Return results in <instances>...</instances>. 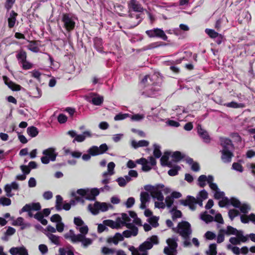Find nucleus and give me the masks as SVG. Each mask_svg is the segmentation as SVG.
<instances>
[{"instance_id":"3c124183","label":"nucleus","mask_w":255,"mask_h":255,"mask_svg":"<svg viewBox=\"0 0 255 255\" xmlns=\"http://www.w3.org/2000/svg\"><path fill=\"white\" fill-rule=\"evenodd\" d=\"M154 150L153 155L156 158H159L161 155L160 145L155 143L153 144Z\"/></svg>"},{"instance_id":"680f3d73","label":"nucleus","mask_w":255,"mask_h":255,"mask_svg":"<svg viewBox=\"0 0 255 255\" xmlns=\"http://www.w3.org/2000/svg\"><path fill=\"white\" fill-rule=\"evenodd\" d=\"M225 196V193L223 191H221L220 189L215 191L214 197L215 199L219 200L223 198Z\"/></svg>"},{"instance_id":"7ed1b4c3","label":"nucleus","mask_w":255,"mask_h":255,"mask_svg":"<svg viewBox=\"0 0 255 255\" xmlns=\"http://www.w3.org/2000/svg\"><path fill=\"white\" fill-rule=\"evenodd\" d=\"M220 140L223 148L220 150L222 153L221 159L224 163H230L234 156L233 151L234 147L232 141L229 138L223 137H221Z\"/></svg>"},{"instance_id":"2f4dec72","label":"nucleus","mask_w":255,"mask_h":255,"mask_svg":"<svg viewBox=\"0 0 255 255\" xmlns=\"http://www.w3.org/2000/svg\"><path fill=\"white\" fill-rule=\"evenodd\" d=\"M138 230L137 228H133V230H128L124 231L123 234L125 238L135 237L138 234Z\"/></svg>"},{"instance_id":"39448f33","label":"nucleus","mask_w":255,"mask_h":255,"mask_svg":"<svg viewBox=\"0 0 255 255\" xmlns=\"http://www.w3.org/2000/svg\"><path fill=\"white\" fill-rule=\"evenodd\" d=\"M77 20V17L71 13H63L61 15L63 27L69 32L74 29Z\"/></svg>"},{"instance_id":"338daca9","label":"nucleus","mask_w":255,"mask_h":255,"mask_svg":"<svg viewBox=\"0 0 255 255\" xmlns=\"http://www.w3.org/2000/svg\"><path fill=\"white\" fill-rule=\"evenodd\" d=\"M205 32L211 38H214L216 36H218V33L216 32L214 30L212 29L206 28Z\"/></svg>"},{"instance_id":"20e7f679","label":"nucleus","mask_w":255,"mask_h":255,"mask_svg":"<svg viewBox=\"0 0 255 255\" xmlns=\"http://www.w3.org/2000/svg\"><path fill=\"white\" fill-rule=\"evenodd\" d=\"M172 230L179 234L183 238H190L192 233L191 225L184 221L179 222L177 227L172 228Z\"/></svg>"},{"instance_id":"a18cd8bd","label":"nucleus","mask_w":255,"mask_h":255,"mask_svg":"<svg viewBox=\"0 0 255 255\" xmlns=\"http://www.w3.org/2000/svg\"><path fill=\"white\" fill-rule=\"evenodd\" d=\"M241 212L245 215L248 214L249 211L251 210V206L247 203H241L240 207L238 208Z\"/></svg>"},{"instance_id":"6e6d98bb","label":"nucleus","mask_w":255,"mask_h":255,"mask_svg":"<svg viewBox=\"0 0 255 255\" xmlns=\"http://www.w3.org/2000/svg\"><path fill=\"white\" fill-rule=\"evenodd\" d=\"M92 243L93 240L91 239L86 238L85 235L81 241L82 245L85 248H87L89 246L91 245Z\"/></svg>"},{"instance_id":"473e14b6","label":"nucleus","mask_w":255,"mask_h":255,"mask_svg":"<svg viewBox=\"0 0 255 255\" xmlns=\"http://www.w3.org/2000/svg\"><path fill=\"white\" fill-rule=\"evenodd\" d=\"M167 45V44H166L163 42H161V41L153 42V43H151L149 44V45L146 46L145 47H144V50H150V49H153L155 48H157V47H159L160 46H166Z\"/></svg>"},{"instance_id":"72a5a7b5","label":"nucleus","mask_w":255,"mask_h":255,"mask_svg":"<svg viewBox=\"0 0 255 255\" xmlns=\"http://www.w3.org/2000/svg\"><path fill=\"white\" fill-rule=\"evenodd\" d=\"M94 47L100 52L103 51V40L101 38L95 37L94 39Z\"/></svg>"},{"instance_id":"de8ad7c7","label":"nucleus","mask_w":255,"mask_h":255,"mask_svg":"<svg viewBox=\"0 0 255 255\" xmlns=\"http://www.w3.org/2000/svg\"><path fill=\"white\" fill-rule=\"evenodd\" d=\"M29 44L27 45V48L31 51L37 53L39 51V48L36 46V43L34 41H29Z\"/></svg>"},{"instance_id":"412c9836","label":"nucleus","mask_w":255,"mask_h":255,"mask_svg":"<svg viewBox=\"0 0 255 255\" xmlns=\"http://www.w3.org/2000/svg\"><path fill=\"white\" fill-rule=\"evenodd\" d=\"M131 23V27H134L138 25L143 19V14L142 12H134L133 16H129Z\"/></svg>"},{"instance_id":"13d9d810","label":"nucleus","mask_w":255,"mask_h":255,"mask_svg":"<svg viewBox=\"0 0 255 255\" xmlns=\"http://www.w3.org/2000/svg\"><path fill=\"white\" fill-rule=\"evenodd\" d=\"M208 195L207 192L205 189H203L199 192L196 198L197 199H202L204 200L208 198Z\"/></svg>"},{"instance_id":"052dcab7","label":"nucleus","mask_w":255,"mask_h":255,"mask_svg":"<svg viewBox=\"0 0 255 255\" xmlns=\"http://www.w3.org/2000/svg\"><path fill=\"white\" fill-rule=\"evenodd\" d=\"M11 204V200L5 197L0 198V205L3 206H9Z\"/></svg>"},{"instance_id":"1a4fd4ad","label":"nucleus","mask_w":255,"mask_h":255,"mask_svg":"<svg viewBox=\"0 0 255 255\" xmlns=\"http://www.w3.org/2000/svg\"><path fill=\"white\" fill-rule=\"evenodd\" d=\"M170 192L168 188H165L164 185L162 184H158L156 186V188L153 191L151 196L153 199H157L158 201H163L164 198L162 192L167 194Z\"/></svg>"},{"instance_id":"7c9ffc66","label":"nucleus","mask_w":255,"mask_h":255,"mask_svg":"<svg viewBox=\"0 0 255 255\" xmlns=\"http://www.w3.org/2000/svg\"><path fill=\"white\" fill-rule=\"evenodd\" d=\"M115 164L114 162H110L108 164V170L102 174V176L109 175L111 176L115 174L114 168Z\"/></svg>"},{"instance_id":"c03bdc74","label":"nucleus","mask_w":255,"mask_h":255,"mask_svg":"<svg viewBox=\"0 0 255 255\" xmlns=\"http://www.w3.org/2000/svg\"><path fill=\"white\" fill-rule=\"evenodd\" d=\"M55 209L57 211L62 210V204L63 202V198L61 196L58 195L56 196Z\"/></svg>"},{"instance_id":"79ce46f5","label":"nucleus","mask_w":255,"mask_h":255,"mask_svg":"<svg viewBox=\"0 0 255 255\" xmlns=\"http://www.w3.org/2000/svg\"><path fill=\"white\" fill-rule=\"evenodd\" d=\"M71 196L73 197H74V199H72L70 201V204L71 205L74 206L78 202H84V199L82 197H80L79 196H77L76 195V193L75 192H73L71 193Z\"/></svg>"},{"instance_id":"f257e3e1","label":"nucleus","mask_w":255,"mask_h":255,"mask_svg":"<svg viewBox=\"0 0 255 255\" xmlns=\"http://www.w3.org/2000/svg\"><path fill=\"white\" fill-rule=\"evenodd\" d=\"M52 208H45L42 210L41 212V206L39 202H32L25 204L19 211V213L21 214L23 212H27L28 217L34 218L39 222L43 225H46L48 222L44 217H48L51 213Z\"/></svg>"},{"instance_id":"c9c22d12","label":"nucleus","mask_w":255,"mask_h":255,"mask_svg":"<svg viewBox=\"0 0 255 255\" xmlns=\"http://www.w3.org/2000/svg\"><path fill=\"white\" fill-rule=\"evenodd\" d=\"M170 213L172 215V218L173 221L177 218H181L182 216V213L180 210H177V207L174 206L170 210Z\"/></svg>"},{"instance_id":"4d7b16f0","label":"nucleus","mask_w":255,"mask_h":255,"mask_svg":"<svg viewBox=\"0 0 255 255\" xmlns=\"http://www.w3.org/2000/svg\"><path fill=\"white\" fill-rule=\"evenodd\" d=\"M159 220V218L156 216H153L150 217L148 219V222L152 225V226L154 228L157 227L159 226V224L158 223V221Z\"/></svg>"},{"instance_id":"2eb2a0df","label":"nucleus","mask_w":255,"mask_h":255,"mask_svg":"<svg viewBox=\"0 0 255 255\" xmlns=\"http://www.w3.org/2000/svg\"><path fill=\"white\" fill-rule=\"evenodd\" d=\"M159 85L156 86H151L142 87L143 89L141 91V94L145 97H154L156 96L159 88Z\"/></svg>"},{"instance_id":"9d476101","label":"nucleus","mask_w":255,"mask_h":255,"mask_svg":"<svg viewBox=\"0 0 255 255\" xmlns=\"http://www.w3.org/2000/svg\"><path fill=\"white\" fill-rule=\"evenodd\" d=\"M157 75L155 73L152 75H145L142 79L140 83L142 87L156 86H158V79Z\"/></svg>"},{"instance_id":"b1692460","label":"nucleus","mask_w":255,"mask_h":255,"mask_svg":"<svg viewBox=\"0 0 255 255\" xmlns=\"http://www.w3.org/2000/svg\"><path fill=\"white\" fill-rule=\"evenodd\" d=\"M95 134H92L90 131H85L83 132L82 134H77L75 138L73 139V142H75V141L78 142H81L84 141L86 137H91Z\"/></svg>"},{"instance_id":"49530a36","label":"nucleus","mask_w":255,"mask_h":255,"mask_svg":"<svg viewBox=\"0 0 255 255\" xmlns=\"http://www.w3.org/2000/svg\"><path fill=\"white\" fill-rule=\"evenodd\" d=\"M217 246L216 244H211L209 245V250L206 251L207 255H217Z\"/></svg>"},{"instance_id":"603ef678","label":"nucleus","mask_w":255,"mask_h":255,"mask_svg":"<svg viewBox=\"0 0 255 255\" xmlns=\"http://www.w3.org/2000/svg\"><path fill=\"white\" fill-rule=\"evenodd\" d=\"M180 169L181 167L179 166L176 165L168 170V174L171 176H175L178 174Z\"/></svg>"},{"instance_id":"8fccbe9b","label":"nucleus","mask_w":255,"mask_h":255,"mask_svg":"<svg viewBox=\"0 0 255 255\" xmlns=\"http://www.w3.org/2000/svg\"><path fill=\"white\" fill-rule=\"evenodd\" d=\"M232 205L234 207L238 208L241 205V202L237 198L232 197L229 199V205Z\"/></svg>"},{"instance_id":"aec40b11","label":"nucleus","mask_w":255,"mask_h":255,"mask_svg":"<svg viewBox=\"0 0 255 255\" xmlns=\"http://www.w3.org/2000/svg\"><path fill=\"white\" fill-rule=\"evenodd\" d=\"M178 241V237L175 235L173 236L171 238H168L166 240V243L169 247L171 252L172 253L177 252V248L178 247L177 241Z\"/></svg>"},{"instance_id":"0e129e2a","label":"nucleus","mask_w":255,"mask_h":255,"mask_svg":"<svg viewBox=\"0 0 255 255\" xmlns=\"http://www.w3.org/2000/svg\"><path fill=\"white\" fill-rule=\"evenodd\" d=\"M232 169L241 173L243 172L244 170L242 165L238 162L233 163Z\"/></svg>"},{"instance_id":"09e8293b","label":"nucleus","mask_w":255,"mask_h":255,"mask_svg":"<svg viewBox=\"0 0 255 255\" xmlns=\"http://www.w3.org/2000/svg\"><path fill=\"white\" fill-rule=\"evenodd\" d=\"M150 196L146 192H141L140 195V200L141 202L146 203L149 201Z\"/></svg>"},{"instance_id":"c756f323","label":"nucleus","mask_w":255,"mask_h":255,"mask_svg":"<svg viewBox=\"0 0 255 255\" xmlns=\"http://www.w3.org/2000/svg\"><path fill=\"white\" fill-rule=\"evenodd\" d=\"M124 239L123 234L120 233L115 234L113 238H109L108 240V243H113L115 245H117L119 241H122Z\"/></svg>"},{"instance_id":"774afa93","label":"nucleus","mask_w":255,"mask_h":255,"mask_svg":"<svg viewBox=\"0 0 255 255\" xmlns=\"http://www.w3.org/2000/svg\"><path fill=\"white\" fill-rule=\"evenodd\" d=\"M135 203V199L133 197H129L126 202L125 203V205L126 206L127 208H130L133 206Z\"/></svg>"},{"instance_id":"5fc2aeb1","label":"nucleus","mask_w":255,"mask_h":255,"mask_svg":"<svg viewBox=\"0 0 255 255\" xmlns=\"http://www.w3.org/2000/svg\"><path fill=\"white\" fill-rule=\"evenodd\" d=\"M206 179L207 176L205 175H201L198 177V185L200 187L203 188L206 185Z\"/></svg>"},{"instance_id":"f8f14e48","label":"nucleus","mask_w":255,"mask_h":255,"mask_svg":"<svg viewBox=\"0 0 255 255\" xmlns=\"http://www.w3.org/2000/svg\"><path fill=\"white\" fill-rule=\"evenodd\" d=\"M128 16H133L134 12H142L143 10L141 4L136 0H131L128 4Z\"/></svg>"},{"instance_id":"f704fd0d","label":"nucleus","mask_w":255,"mask_h":255,"mask_svg":"<svg viewBox=\"0 0 255 255\" xmlns=\"http://www.w3.org/2000/svg\"><path fill=\"white\" fill-rule=\"evenodd\" d=\"M16 57L19 61V63L21 64L26 60L27 57L26 53L23 49H21L19 51H17Z\"/></svg>"},{"instance_id":"58836bf2","label":"nucleus","mask_w":255,"mask_h":255,"mask_svg":"<svg viewBox=\"0 0 255 255\" xmlns=\"http://www.w3.org/2000/svg\"><path fill=\"white\" fill-rule=\"evenodd\" d=\"M224 106L228 107V108H243L245 107V105L243 103H238L236 102L232 101L230 103H227L224 104Z\"/></svg>"},{"instance_id":"a211bd4d","label":"nucleus","mask_w":255,"mask_h":255,"mask_svg":"<svg viewBox=\"0 0 255 255\" xmlns=\"http://www.w3.org/2000/svg\"><path fill=\"white\" fill-rule=\"evenodd\" d=\"M197 133L203 141L206 143H209L211 141V138L208 131L202 128L200 125L197 126Z\"/></svg>"},{"instance_id":"6ab92c4d","label":"nucleus","mask_w":255,"mask_h":255,"mask_svg":"<svg viewBox=\"0 0 255 255\" xmlns=\"http://www.w3.org/2000/svg\"><path fill=\"white\" fill-rule=\"evenodd\" d=\"M100 194V191L97 188L92 189L87 188L86 199L90 201H95L96 197Z\"/></svg>"},{"instance_id":"6e6552de","label":"nucleus","mask_w":255,"mask_h":255,"mask_svg":"<svg viewBox=\"0 0 255 255\" xmlns=\"http://www.w3.org/2000/svg\"><path fill=\"white\" fill-rule=\"evenodd\" d=\"M203 201L202 199H196L193 196L188 195L185 200L180 201L181 204L188 206L191 210H195L196 209V204H198L200 207L203 206Z\"/></svg>"},{"instance_id":"cd10ccee","label":"nucleus","mask_w":255,"mask_h":255,"mask_svg":"<svg viewBox=\"0 0 255 255\" xmlns=\"http://www.w3.org/2000/svg\"><path fill=\"white\" fill-rule=\"evenodd\" d=\"M241 221L244 224H248L250 221L255 224V214L251 213L248 216L240 215Z\"/></svg>"},{"instance_id":"423d86ee","label":"nucleus","mask_w":255,"mask_h":255,"mask_svg":"<svg viewBox=\"0 0 255 255\" xmlns=\"http://www.w3.org/2000/svg\"><path fill=\"white\" fill-rule=\"evenodd\" d=\"M112 207V205L110 204L98 201H96L93 205L89 204L88 205L89 210L94 215H98L100 211L106 212L110 208Z\"/></svg>"},{"instance_id":"bb28decb","label":"nucleus","mask_w":255,"mask_h":255,"mask_svg":"<svg viewBox=\"0 0 255 255\" xmlns=\"http://www.w3.org/2000/svg\"><path fill=\"white\" fill-rule=\"evenodd\" d=\"M17 16V13L14 10H11L9 12V16L7 19L8 26L9 28H11L14 26Z\"/></svg>"},{"instance_id":"f3484780","label":"nucleus","mask_w":255,"mask_h":255,"mask_svg":"<svg viewBox=\"0 0 255 255\" xmlns=\"http://www.w3.org/2000/svg\"><path fill=\"white\" fill-rule=\"evenodd\" d=\"M236 237L230 238L229 241L230 242L234 245H240L241 242L246 243L248 242V239L247 237H244L243 234V231L239 230L238 234Z\"/></svg>"},{"instance_id":"c85d7f7f","label":"nucleus","mask_w":255,"mask_h":255,"mask_svg":"<svg viewBox=\"0 0 255 255\" xmlns=\"http://www.w3.org/2000/svg\"><path fill=\"white\" fill-rule=\"evenodd\" d=\"M186 161L188 164L191 166V170L193 171L198 172L200 170L199 164L197 162H194L193 159L192 158L187 157L186 158Z\"/></svg>"},{"instance_id":"864d4df0","label":"nucleus","mask_w":255,"mask_h":255,"mask_svg":"<svg viewBox=\"0 0 255 255\" xmlns=\"http://www.w3.org/2000/svg\"><path fill=\"white\" fill-rule=\"evenodd\" d=\"M240 215L239 211L236 209H230L228 212V216L231 221H233L234 218Z\"/></svg>"},{"instance_id":"bf43d9fd","label":"nucleus","mask_w":255,"mask_h":255,"mask_svg":"<svg viewBox=\"0 0 255 255\" xmlns=\"http://www.w3.org/2000/svg\"><path fill=\"white\" fill-rule=\"evenodd\" d=\"M129 116L128 114H123L120 113L116 115L114 117V120L116 121L123 120Z\"/></svg>"},{"instance_id":"69168bd1","label":"nucleus","mask_w":255,"mask_h":255,"mask_svg":"<svg viewBox=\"0 0 255 255\" xmlns=\"http://www.w3.org/2000/svg\"><path fill=\"white\" fill-rule=\"evenodd\" d=\"M174 200L170 196H168L165 198V202L166 203L165 206L168 208H172V205L173 203Z\"/></svg>"},{"instance_id":"a878e982","label":"nucleus","mask_w":255,"mask_h":255,"mask_svg":"<svg viewBox=\"0 0 255 255\" xmlns=\"http://www.w3.org/2000/svg\"><path fill=\"white\" fill-rule=\"evenodd\" d=\"M170 154V152L166 151L164 153V154L161 156L160 158V163L162 166H168L171 167L172 166V161H168L169 156Z\"/></svg>"},{"instance_id":"dca6fc26","label":"nucleus","mask_w":255,"mask_h":255,"mask_svg":"<svg viewBox=\"0 0 255 255\" xmlns=\"http://www.w3.org/2000/svg\"><path fill=\"white\" fill-rule=\"evenodd\" d=\"M84 237V235L78 234L76 235L74 234L72 230H70L69 233L64 235V238L66 239H70L73 243L77 242H81L82 239Z\"/></svg>"},{"instance_id":"4c0bfd02","label":"nucleus","mask_w":255,"mask_h":255,"mask_svg":"<svg viewBox=\"0 0 255 255\" xmlns=\"http://www.w3.org/2000/svg\"><path fill=\"white\" fill-rule=\"evenodd\" d=\"M26 130L27 134L31 137L36 136L39 133L38 128L34 126L28 127Z\"/></svg>"},{"instance_id":"ea45409f","label":"nucleus","mask_w":255,"mask_h":255,"mask_svg":"<svg viewBox=\"0 0 255 255\" xmlns=\"http://www.w3.org/2000/svg\"><path fill=\"white\" fill-rule=\"evenodd\" d=\"M46 235L53 244L57 246L60 245V237L59 236L52 234H48Z\"/></svg>"},{"instance_id":"ddd939ff","label":"nucleus","mask_w":255,"mask_h":255,"mask_svg":"<svg viewBox=\"0 0 255 255\" xmlns=\"http://www.w3.org/2000/svg\"><path fill=\"white\" fill-rule=\"evenodd\" d=\"M108 149L107 144L103 143L99 147L95 145L92 146L88 150V152L92 156H96L104 153Z\"/></svg>"},{"instance_id":"0eeeda50","label":"nucleus","mask_w":255,"mask_h":255,"mask_svg":"<svg viewBox=\"0 0 255 255\" xmlns=\"http://www.w3.org/2000/svg\"><path fill=\"white\" fill-rule=\"evenodd\" d=\"M43 156L41 157V161L43 164H48L50 161H55L58 153L56 151V149L53 147H49L44 150L42 151Z\"/></svg>"},{"instance_id":"a19ab883","label":"nucleus","mask_w":255,"mask_h":255,"mask_svg":"<svg viewBox=\"0 0 255 255\" xmlns=\"http://www.w3.org/2000/svg\"><path fill=\"white\" fill-rule=\"evenodd\" d=\"M200 219L206 223H209L214 221V217L210 215L207 214V212L200 214Z\"/></svg>"},{"instance_id":"393cba45","label":"nucleus","mask_w":255,"mask_h":255,"mask_svg":"<svg viewBox=\"0 0 255 255\" xmlns=\"http://www.w3.org/2000/svg\"><path fill=\"white\" fill-rule=\"evenodd\" d=\"M9 253L12 255H28L27 250L22 247H12L9 250Z\"/></svg>"},{"instance_id":"f03ea898","label":"nucleus","mask_w":255,"mask_h":255,"mask_svg":"<svg viewBox=\"0 0 255 255\" xmlns=\"http://www.w3.org/2000/svg\"><path fill=\"white\" fill-rule=\"evenodd\" d=\"M159 239L157 236L152 235L147 238L146 240L140 244L138 248L133 246H129L128 250L132 255H148L147 251L152 248L154 245L159 244Z\"/></svg>"},{"instance_id":"37998d69","label":"nucleus","mask_w":255,"mask_h":255,"mask_svg":"<svg viewBox=\"0 0 255 255\" xmlns=\"http://www.w3.org/2000/svg\"><path fill=\"white\" fill-rule=\"evenodd\" d=\"M172 157L174 159L173 161L178 162L185 157V155L182 154L180 151H176L173 153Z\"/></svg>"},{"instance_id":"5701e85b","label":"nucleus","mask_w":255,"mask_h":255,"mask_svg":"<svg viewBox=\"0 0 255 255\" xmlns=\"http://www.w3.org/2000/svg\"><path fill=\"white\" fill-rule=\"evenodd\" d=\"M3 79L5 85H6L11 90L14 91L20 90L21 87L10 81L7 77L5 76H3Z\"/></svg>"},{"instance_id":"9b49d317","label":"nucleus","mask_w":255,"mask_h":255,"mask_svg":"<svg viewBox=\"0 0 255 255\" xmlns=\"http://www.w3.org/2000/svg\"><path fill=\"white\" fill-rule=\"evenodd\" d=\"M146 34L150 38H159L164 41H167L168 37L162 29L155 28L152 29L147 30L145 31Z\"/></svg>"},{"instance_id":"e433bc0d","label":"nucleus","mask_w":255,"mask_h":255,"mask_svg":"<svg viewBox=\"0 0 255 255\" xmlns=\"http://www.w3.org/2000/svg\"><path fill=\"white\" fill-rule=\"evenodd\" d=\"M239 231L237 229L231 226H228L227 227V230H223L221 229L220 230V232L224 233L226 235H237V234L239 233Z\"/></svg>"},{"instance_id":"4be33fe9","label":"nucleus","mask_w":255,"mask_h":255,"mask_svg":"<svg viewBox=\"0 0 255 255\" xmlns=\"http://www.w3.org/2000/svg\"><path fill=\"white\" fill-rule=\"evenodd\" d=\"M119 220L121 221V218L119 217L117 219L116 222L112 220H106L103 221V223L112 229H119L121 227V224H125V222H120Z\"/></svg>"},{"instance_id":"e2e57ef3","label":"nucleus","mask_w":255,"mask_h":255,"mask_svg":"<svg viewBox=\"0 0 255 255\" xmlns=\"http://www.w3.org/2000/svg\"><path fill=\"white\" fill-rule=\"evenodd\" d=\"M229 205V199L227 197H224L219 202V206L220 207H224L225 206Z\"/></svg>"},{"instance_id":"4468645a","label":"nucleus","mask_w":255,"mask_h":255,"mask_svg":"<svg viewBox=\"0 0 255 255\" xmlns=\"http://www.w3.org/2000/svg\"><path fill=\"white\" fill-rule=\"evenodd\" d=\"M85 99L89 103L95 106H100L104 101V98L102 96L98 95L95 93H91L85 97Z\"/></svg>"}]
</instances>
